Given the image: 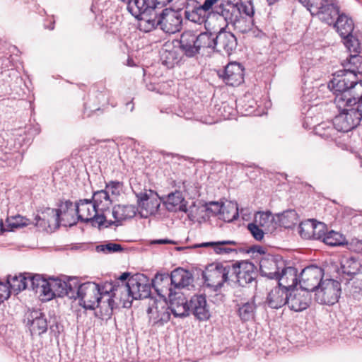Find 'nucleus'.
Listing matches in <instances>:
<instances>
[{"label":"nucleus","instance_id":"ddd939ff","mask_svg":"<svg viewBox=\"0 0 362 362\" xmlns=\"http://www.w3.org/2000/svg\"><path fill=\"white\" fill-rule=\"evenodd\" d=\"M127 8L133 16L139 19V28L141 30L143 21L151 20L153 13L158 11L159 6L154 0H129Z\"/></svg>","mask_w":362,"mask_h":362},{"label":"nucleus","instance_id":"f03ea898","mask_svg":"<svg viewBox=\"0 0 362 362\" xmlns=\"http://www.w3.org/2000/svg\"><path fill=\"white\" fill-rule=\"evenodd\" d=\"M210 33L203 32L199 34L186 30L180 38V48L187 57H194L198 54L204 55L210 52Z\"/></svg>","mask_w":362,"mask_h":362},{"label":"nucleus","instance_id":"0eeeda50","mask_svg":"<svg viewBox=\"0 0 362 362\" xmlns=\"http://www.w3.org/2000/svg\"><path fill=\"white\" fill-rule=\"evenodd\" d=\"M354 106L352 103H349L344 107H337L339 112L333 119L332 130L335 129L339 132H348L359 124L361 115L355 110Z\"/></svg>","mask_w":362,"mask_h":362},{"label":"nucleus","instance_id":"423d86ee","mask_svg":"<svg viewBox=\"0 0 362 362\" xmlns=\"http://www.w3.org/2000/svg\"><path fill=\"white\" fill-rule=\"evenodd\" d=\"M75 209L81 222L90 223L92 226L98 228L105 224L106 216L99 213L92 199H80L75 203Z\"/></svg>","mask_w":362,"mask_h":362},{"label":"nucleus","instance_id":"4468645a","mask_svg":"<svg viewBox=\"0 0 362 362\" xmlns=\"http://www.w3.org/2000/svg\"><path fill=\"white\" fill-rule=\"evenodd\" d=\"M336 31L341 38L345 40L346 47L351 51L353 47L354 52H357L358 40L353 37L352 33L354 29V23L351 18L346 14H339L332 23Z\"/></svg>","mask_w":362,"mask_h":362},{"label":"nucleus","instance_id":"052dcab7","mask_svg":"<svg viewBox=\"0 0 362 362\" xmlns=\"http://www.w3.org/2000/svg\"><path fill=\"white\" fill-rule=\"evenodd\" d=\"M346 245V248L350 251L361 253L362 252V240L354 238H351L349 241H345V244Z\"/></svg>","mask_w":362,"mask_h":362},{"label":"nucleus","instance_id":"c85d7f7f","mask_svg":"<svg viewBox=\"0 0 362 362\" xmlns=\"http://www.w3.org/2000/svg\"><path fill=\"white\" fill-rule=\"evenodd\" d=\"M244 69L236 62L229 63L224 69L222 76L226 84L236 86L243 82Z\"/></svg>","mask_w":362,"mask_h":362},{"label":"nucleus","instance_id":"f3484780","mask_svg":"<svg viewBox=\"0 0 362 362\" xmlns=\"http://www.w3.org/2000/svg\"><path fill=\"white\" fill-rule=\"evenodd\" d=\"M138 208L132 204H116L110 210V217L104 225L106 228L120 226L122 221L134 218Z\"/></svg>","mask_w":362,"mask_h":362},{"label":"nucleus","instance_id":"c756f323","mask_svg":"<svg viewBox=\"0 0 362 362\" xmlns=\"http://www.w3.org/2000/svg\"><path fill=\"white\" fill-rule=\"evenodd\" d=\"M278 285L288 292L298 284V272L292 267L283 268L276 278Z\"/></svg>","mask_w":362,"mask_h":362},{"label":"nucleus","instance_id":"69168bd1","mask_svg":"<svg viewBox=\"0 0 362 362\" xmlns=\"http://www.w3.org/2000/svg\"><path fill=\"white\" fill-rule=\"evenodd\" d=\"M355 107V110L357 111L361 115L359 116V119L361 121L362 120V98L357 100L356 104L354 106Z\"/></svg>","mask_w":362,"mask_h":362},{"label":"nucleus","instance_id":"e2e57ef3","mask_svg":"<svg viewBox=\"0 0 362 362\" xmlns=\"http://www.w3.org/2000/svg\"><path fill=\"white\" fill-rule=\"evenodd\" d=\"M11 291L6 283L0 282V303L8 299Z\"/></svg>","mask_w":362,"mask_h":362},{"label":"nucleus","instance_id":"4be33fe9","mask_svg":"<svg viewBox=\"0 0 362 362\" xmlns=\"http://www.w3.org/2000/svg\"><path fill=\"white\" fill-rule=\"evenodd\" d=\"M133 295L136 300L151 297V284L148 277L143 274H136L131 276L128 280Z\"/></svg>","mask_w":362,"mask_h":362},{"label":"nucleus","instance_id":"dca6fc26","mask_svg":"<svg viewBox=\"0 0 362 362\" xmlns=\"http://www.w3.org/2000/svg\"><path fill=\"white\" fill-rule=\"evenodd\" d=\"M324 271L317 266H310L303 269L300 273L299 284L302 289L310 293L315 292L323 281Z\"/></svg>","mask_w":362,"mask_h":362},{"label":"nucleus","instance_id":"7c9ffc66","mask_svg":"<svg viewBox=\"0 0 362 362\" xmlns=\"http://www.w3.org/2000/svg\"><path fill=\"white\" fill-rule=\"evenodd\" d=\"M339 15V7L335 0H326V3L323 4L322 8L315 16L328 25L334 23L336 18Z\"/></svg>","mask_w":362,"mask_h":362},{"label":"nucleus","instance_id":"f257e3e1","mask_svg":"<svg viewBox=\"0 0 362 362\" xmlns=\"http://www.w3.org/2000/svg\"><path fill=\"white\" fill-rule=\"evenodd\" d=\"M153 14L151 20L143 21L141 31L148 33L159 27L166 33L174 34L182 29V16L179 11L159 7L158 11Z\"/></svg>","mask_w":362,"mask_h":362},{"label":"nucleus","instance_id":"a18cd8bd","mask_svg":"<svg viewBox=\"0 0 362 362\" xmlns=\"http://www.w3.org/2000/svg\"><path fill=\"white\" fill-rule=\"evenodd\" d=\"M237 242L234 240H223L217 242L203 243L199 247H213L214 251L218 255L229 254L236 251L235 249L227 247L228 245H237Z\"/></svg>","mask_w":362,"mask_h":362},{"label":"nucleus","instance_id":"a878e982","mask_svg":"<svg viewBox=\"0 0 362 362\" xmlns=\"http://www.w3.org/2000/svg\"><path fill=\"white\" fill-rule=\"evenodd\" d=\"M151 286L153 287L158 296L164 300L175 292L168 273H157L152 279Z\"/></svg>","mask_w":362,"mask_h":362},{"label":"nucleus","instance_id":"a19ab883","mask_svg":"<svg viewBox=\"0 0 362 362\" xmlns=\"http://www.w3.org/2000/svg\"><path fill=\"white\" fill-rule=\"evenodd\" d=\"M6 282L11 289V291H13L16 293H18L21 291H23L25 288H28V287H29L28 274H20L18 276L9 275L7 277Z\"/></svg>","mask_w":362,"mask_h":362},{"label":"nucleus","instance_id":"9d476101","mask_svg":"<svg viewBox=\"0 0 362 362\" xmlns=\"http://www.w3.org/2000/svg\"><path fill=\"white\" fill-rule=\"evenodd\" d=\"M230 281L236 282L240 286H245L255 281L257 272L255 265L249 261L230 263Z\"/></svg>","mask_w":362,"mask_h":362},{"label":"nucleus","instance_id":"39448f33","mask_svg":"<svg viewBox=\"0 0 362 362\" xmlns=\"http://www.w3.org/2000/svg\"><path fill=\"white\" fill-rule=\"evenodd\" d=\"M203 278L207 286L215 291L220 289L227 281H230V263H213L203 272Z\"/></svg>","mask_w":362,"mask_h":362},{"label":"nucleus","instance_id":"4d7b16f0","mask_svg":"<svg viewBox=\"0 0 362 362\" xmlns=\"http://www.w3.org/2000/svg\"><path fill=\"white\" fill-rule=\"evenodd\" d=\"M350 97L354 98L356 97V100H353L352 105H355L356 104L357 100L362 98V81L358 82L354 80V83L351 84L350 86Z\"/></svg>","mask_w":362,"mask_h":362},{"label":"nucleus","instance_id":"8fccbe9b","mask_svg":"<svg viewBox=\"0 0 362 362\" xmlns=\"http://www.w3.org/2000/svg\"><path fill=\"white\" fill-rule=\"evenodd\" d=\"M280 225L284 228H291L298 221V216L294 210H288L278 216Z\"/></svg>","mask_w":362,"mask_h":362},{"label":"nucleus","instance_id":"72a5a7b5","mask_svg":"<svg viewBox=\"0 0 362 362\" xmlns=\"http://www.w3.org/2000/svg\"><path fill=\"white\" fill-rule=\"evenodd\" d=\"M288 291L278 285L270 291L267 298L268 305L273 309H279L286 305Z\"/></svg>","mask_w":362,"mask_h":362},{"label":"nucleus","instance_id":"680f3d73","mask_svg":"<svg viewBox=\"0 0 362 362\" xmlns=\"http://www.w3.org/2000/svg\"><path fill=\"white\" fill-rule=\"evenodd\" d=\"M223 209V203L220 204L218 202H210L206 208V210L211 212L214 215L218 216L219 218Z\"/></svg>","mask_w":362,"mask_h":362},{"label":"nucleus","instance_id":"338daca9","mask_svg":"<svg viewBox=\"0 0 362 362\" xmlns=\"http://www.w3.org/2000/svg\"><path fill=\"white\" fill-rule=\"evenodd\" d=\"M158 6L163 8V6L168 4H172L174 5V1L175 0H154Z\"/></svg>","mask_w":362,"mask_h":362},{"label":"nucleus","instance_id":"1a4fd4ad","mask_svg":"<svg viewBox=\"0 0 362 362\" xmlns=\"http://www.w3.org/2000/svg\"><path fill=\"white\" fill-rule=\"evenodd\" d=\"M77 278L69 277L66 280L49 278L48 288L46 290L45 300H51L56 297L67 296L70 299L74 298V289Z\"/></svg>","mask_w":362,"mask_h":362},{"label":"nucleus","instance_id":"bf43d9fd","mask_svg":"<svg viewBox=\"0 0 362 362\" xmlns=\"http://www.w3.org/2000/svg\"><path fill=\"white\" fill-rule=\"evenodd\" d=\"M123 184L119 181H110L105 185V190H107L108 194L110 192L113 196H118L122 190Z\"/></svg>","mask_w":362,"mask_h":362},{"label":"nucleus","instance_id":"473e14b6","mask_svg":"<svg viewBox=\"0 0 362 362\" xmlns=\"http://www.w3.org/2000/svg\"><path fill=\"white\" fill-rule=\"evenodd\" d=\"M233 7L239 11L240 16L252 18L255 11L253 4L250 1L245 2H236V0H223V11L229 12Z\"/></svg>","mask_w":362,"mask_h":362},{"label":"nucleus","instance_id":"412c9836","mask_svg":"<svg viewBox=\"0 0 362 362\" xmlns=\"http://www.w3.org/2000/svg\"><path fill=\"white\" fill-rule=\"evenodd\" d=\"M310 293L302 288L301 290L293 289L288 293L286 305L293 311H303L310 306Z\"/></svg>","mask_w":362,"mask_h":362},{"label":"nucleus","instance_id":"13d9d810","mask_svg":"<svg viewBox=\"0 0 362 362\" xmlns=\"http://www.w3.org/2000/svg\"><path fill=\"white\" fill-rule=\"evenodd\" d=\"M313 240H323L327 231L326 225L321 222H316L315 221L313 226Z\"/></svg>","mask_w":362,"mask_h":362},{"label":"nucleus","instance_id":"aec40b11","mask_svg":"<svg viewBox=\"0 0 362 362\" xmlns=\"http://www.w3.org/2000/svg\"><path fill=\"white\" fill-rule=\"evenodd\" d=\"M136 197L140 208L139 214L141 217L147 218L158 211L160 205V200L157 194L150 191L149 193L141 192L136 194Z\"/></svg>","mask_w":362,"mask_h":362},{"label":"nucleus","instance_id":"6e6d98bb","mask_svg":"<svg viewBox=\"0 0 362 362\" xmlns=\"http://www.w3.org/2000/svg\"><path fill=\"white\" fill-rule=\"evenodd\" d=\"M247 229L251 233L252 236L257 241L262 240L264 236V233H268L265 230H263L262 227L259 226L254 221L248 223Z\"/></svg>","mask_w":362,"mask_h":362},{"label":"nucleus","instance_id":"20e7f679","mask_svg":"<svg viewBox=\"0 0 362 362\" xmlns=\"http://www.w3.org/2000/svg\"><path fill=\"white\" fill-rule=\"evenodd\" d=\"M223 0H205L202 4L195 1L185 11V17L198 25L205 24L211 13L221 16Z\"/></svg>","mask_w":362,"mask_h":362},{"label":"nucleus","instance_id":"5fc2aeb1","mask_svg":"<svg viewBox=\"0 0 362 362\" xmlns=\"http://www.w3.org/2000/svg\"><path fill=\"white\" fill-rule=\"evenodd\" d=\"M95 250L98 252H104L105 254H111L115 252H120L123 251V247L120 244L115 243H107L97 245Z\"/></svg>","mask_w":362,"mask_h":362},{"label":"nucleus","instance_id":"f8f14e48","mask_svg":"<svg viewBox=\"0 0 362 362\" xmlns=\"http://www.w3.org/2000/svg\"><path fill=\"white\" fill-rule=\"evenodd\" d=\"M341 295V284L334 279L323 280L315 292V299L320 304L334 305Z\"/></svg>","mask_w":362,"mask_h":362},{"label":"nucleus","instance_id":"5701e85b","mask_svg":"<svg viewBox=\"0 0 362 362\" xmlns=\"http://www.w3.org/2000/svg\"><path fill=\"white\" fill-rule=\"evenodd\" d=\"M33 222L35 226L39 230H46L47 232L52 230L53 228L59 227V215L54 209L47 208L42 211L40 215H37Z\"/></svg>","mask_w":362,"mask_h":362},{"label":"nucleus","instance_id":"393cba45","mask_svg":"<svg viewBox=\"0 0 362 362\" xmlns=\"http://www.w3.org/2000/svg\"><path fill=\"white\" fill-rule=\"evenodd\" d=\"M27 325L32 334H41L47 332L48 323L45 315L40 310H33L26 314Z\"/></svg>","mask_w":362,"mask_h":362},{"label":"nucleus","instance_id":"2f4dec72","mask_svg":"<svg viewBox=\"0 0 362 362\" xmlns=\"http://www.w3.org/2000/svg\"><path fill=\"white\" fill-rule=\"evenodd\" d=\"M93 204L99 210V213L106 216V221L110 217L112 200L107 190L102 189L93 193L92 197Z\"/></svg>","mask_w":362,"mask_h":362},{"label":"nucleus","instance_id":"4c0bfd02","mask_svg":"<svg viewBox=\"0 0 362 362\" xmlns=\"http://www.w3.org/2000/svg\"><path fill=\"white\" fill-rule=\"evenodd\" d=\"M341 264L343 273L349 276L362 273V257H361L344 258L341 261Z\"/></svg>","mask_w":362,"mask_h":362},{"label":"nucleus","instance_id":"603ef678","mask_svg":"<svg viewBox=\"0 0 362 362\" xmlns=\"http://www.w3.org/2000/svg\"><path fill=\"white\" fill-rule=\"evenodd\" d=\"M315 220L308 219L303 221L299 225V234L301 238L307 240H311L313 233V226Z\"/></svg>","mask_w":362,"mask_h":362},{"label":"nucleus","instance_id":"3c124183","mask_svg":"<svg viewBox=\"0 0 362 362\" xmlns=\"http://www.w3.org/2000/svg\"><path fill=\"white\" fill-rule=\"evenodd\" d=\"M8 226L11 230H13L16 228H20L25 226H30L33 223V221L29 220L28 218L18 215L15 216H11L7 218Z\"/></svg>","mask_w":362,"mask_h":362},{"label":"nucleus","instance_id":"9b49d317","mask_svg":"<svg viewBox=\"0 0 362 362\" xmlns=\"http://www.w3.org/2000/svg\"><path fill=\"white\" fill-rule=\"evenodd\" d=\"M210 52L216 51L227 55H230L236 49L238 42L233 33L221 28L217 34L210 33Z\"/></svg>","mask_w":362,"mask_h":362},{"label":"nucleus","instance_id":"49530a36","mask_svg":"<svg viewBox=\"0 0 362 362\" xmlns=\"http://www.w3.org/2000/svg\"><path fill=\"white\" fill-rule=\"evenodd\" d=\"M239 216L238 204L235 202H227L223 203V209L219 219L226 222H231Z\"/></svg>","mask_w":362,"mask_h":362},{"label":"nucleus","instance_id":"a211bd4d","mask_svg":"<svg viewBox=\"0 0 362 362\" xmlns=\"http://www.w3.org/2000/svg\"><path fill=\"white\" fill-rule=\"evenodd\" d=\"M221 16L224 18L227 25H232L235 30L242 33H247L253 26V19L240 16L239 11L234 7L229 12L222 10Z\"/></svg>","mask_w":362,"mask_h":362},{"label":"nucleus","instance_id":"bb28decb","mask_svg":"<svg viewBox=\"0 0 362 362\" xmlns=\"http://www.w3.org/2000/svg\"><path fill=\"white\" fill-rule=\"evenodd\" d=\"M168 299V308L175 317H185L189 315V303L182 293L175 291Z\"/></svg>","mask_w":362,"mask_h":362},{"label":"nucleus","instance_id":"ea45409f","mask_svg":"<svg viewBox=\"0 0 362 362\" xmlns=\"http://www.w3.org/2000/svg\"><path fill=\"white\" fill-rule=\"evenodd\" d=\"M263 230L272 233L276 228L277 223L274 221V217L269 211L258 212L255 216L253 221Z\"/></svg>","mask_w":362,"mask_h":362},{"label":"nucleus","instance_id":"6ab92c4d","mask_svg":"<svg viewBox=\"0 0 362 362\" xmlns=\"http://www.w3.org/2000/svg\"><path fill=\"white\" fill-rule=\"evenodd\" d=\"M107 286L110 291L113 292V297L115 299L112 300V303L117 305V308L119 306L127 308H130L132 301L136 300L129 281L121 285L108 284Z\"/></svg>","mask_w":362,"mask_h":362},{"label":"nucleus","instance_id":"e433bc0d","mask_svg":"<svg viewBox=\"0 0 362 362\" xmlns=\"http://www.w3.org/2000/svg\"><path fill=\"white\" fill-rule=\"evenodd\" d=\"M169 276L174 289L187 286L192 281L191 274L181 268L173 270Z\"/></svg>","mask_w":362,"mask_h":362},{"label":"nucleus","instance_id":"c03bdc74","mask_svg":"<svg viewBox=\"0 0 362 362\" xmlns=\"http://www.w3.org/2000/svg\"><path fill=\"white\" fill-rule=\"evenodd\" d=\"M29 287L36 293H40L45 298L46 290L48 288V279H45L40 274H28Z\"/></svg>","mask_w":362,"mask_h":362},{"label":"nucleus","instance_id":"7ed1b4c3","mask_svg":"<svg viewBox=\"0 0 362 362\" xmlns=\"http://www.w3.org/2000/svg\"><path fill=\"white\" fill-rule=\"evenodd\" d=\"M333 78L328 84L329 88L336 95L334 103L337 107H344V105L356 100V97H350V86L356 79V75L346 72V70H339L334 74Z\"/></svg>","mask_w":362,"mask_h":362},{"label":"nucleus","instance_id":"de8ad7c7","mask_svg":"<svg viewBox=\"0 0 362 362\" xmlns=\"http://www.w3.org/2000/svg\"><path fill=\"white\" fill-rule=\"evenodd\" d=\"M180 59V54L176 49L170 50L165 49L161 54L163 64L168 68H172L179 62Z\"/></svg>","mask_w":362,"mask_h":362},{"label":"nucleus","instance_id":"774afa93","mask_svg":"<svg viewBox=\"0 0 362 362\" xmlns=\"http://www.w3.org/2000/svg\"><path fill=\"white\" fill-rule=\"evenodd\" d=\"M155 243L157 244H168L171 243L172 241L168 239H159L154 241Z\"/></svg>","mask_w":362,"mask_h":362},{"label":"nucleus","instance_id":"0e129e2a","mask_svg":"<svg viewBox=\"0 0 362 362\" xmlns=\"http://www.w3.org/2000/svg\"><path fill=\"white\" fill-rule=\"evenodd\" d=\"M130 274H131L129 272H124L119 276V277H118L113 283L111 284L119 285L126 284L128 281L129 279L131 277Z\"/></svg>","mask_w":362,"mask_h":362},{"label":"nucleus","instance_id":"58836bf2","mask_svg":"<svg viewBox=\"0 0 362 362\" xmlns=\"http://www.w3.org/2000/svg\"><path fill=\"white\" fill-rule=\"evenodd\" d=\"M109 283H105L103 286H100V291L98 296V307L101 309L107 311L108 310H112L117 308V305L113 304L112 300L115 299L113 297V292H111L107 286Z\"/></svg>","mask_w":362,"mask_h":362},{"label":"nucleus","instance_id":"79ce46f5","mask_svg":"<svg viewBox=\"0 0 362 362\" xmlns=\"http://www.w3.org/2000/svg\"><path fill=\"white\" fill-rule=\"evenodd\" d=\"M358 45V44L357 45ZM357 47V52H354L353 47L351 48L350 52H354V54H350V57L347 60L342 63L344 69L347 73L354 74L357 76V74L361 73L360 69L362 66V57L357 54L358 52V46Z\"/></svg>","mask_w":362,"mask_h":362},{"label":"nucleus","instance_id":"cd10ccee","mask_svg":"<svg viewBox=\"0 0 362 362\" xmlns=\"http://www.w3.org/2000/svg\"><path fill=\"white\" fill-rule=\"evenodd\" d=\"M59 215V224L62 223L65 226L75 225L79 218L76 214L75 204L71 201L62 203L58 209H56Z\"/></svg>","mask_w":362,"mask_h":362},{"label":"nucleus","instance_id":"f704fd0d","mask_svg":"<svg viewBox=\"0 0 362 362\" xmlns=\"http://www.w3.org/2000/svg\"><path fill=\"white\" fill-rule=\"evenodd\" d=\"M164 204L169 211H182L185 213L187 211V202L180 191L169 194L164 202Z\"/></svg>","mask_w":362,"mask_h":362},{"label":"nucleus","instance_id":"37998d69","mask_svg":"<svg viewBox=\"0 0 362 362\" xmlns=\"http://www.w3.org/2000/svg\"><path fill=\"white\" fill-rule=\"evenodd\" d=\"M237 306V313L241 321L247 322L254 317L257 308L254 299L238 303Z\"/></svg>","mask_w":362,"mask_h":362},{"label":"nucleus","instance_id":"6e6552de","mask_svg":"<svg viewBox=\"0 0 362 362\" xmlns=\"http://www.w3.org/2000/svg\"><path fill=\"white\" fill-rule=\"evenodd\" d=\"M100 291L99 284L94 282H86L82 284H76L74 299L79 298L80 304L86 309L94 310L98 307V296Z\"/></svg>","mask_w":362,"mask_h":362},{"label":"nucleus","instance_id":"09e8293b","mask_svg":"<svg viewBox=\"0 0 362 362\" xmlns=\"http://www.w3.org/2000/svg\"><path fill=\"white\" fill-rule=\"evenodd\" d=\"M346 238L341 234L331 230L327 232L323 238L322 242L329 246H339L345 244Z\"/></svg>","mask_w":362,"mask_h":362},{"label":"nucleus","instance_id":"c9c22d12","mask_svg":"<svg viewBox=\"0 0 362 362\" xmlns=\"http://www.w3.org/2000/svg\"><path fill=\"white\" fill-rule=\"evenodd\" d=\"M261 274L270 279H276L279 267L275 258L272 256L262 258L259 262Z\"/></svg>","mask_w":362,"mask_h":362},{"label":"nucleus","instance_id":"2eb2a0df","mask_svg":"<svg viewBox=\"0 0 362 362\" xmlns=\"http://www.w3.org/2000/svg\"><path fill=\"white\" fill-rule=\"evenodd\" d=\"M147 313L151 326L160 327L170 320L171 312L165 301L151 298Z\"/></svg>","mask_w":362,"mask_h":362},{"label":"nucleus","instance_id":"864d4df0","mask_svg":"<svg viewBox=\"0 0 362 362\" xmlns=\"http://www.w3.org/2000/svg\"><path fill=\"white\" fill-rule=\"evenodd\" d=\"M299 2L310 12L312 16H315L323 4L326 3V0H299Z\"/></svg>","mask_w":362,"mask_h":362},{"label":"nucleus","instance_id":"b1692460","mask_svg":"<svg viewBox=\"0 0 362 362\" xmlns=\"http://www.w3.org/2000/svg\"><path fill=\"white\" fill-rule=\"evenodd\" d=\"M189 313L191 312L199 320H207L210 317V311L205 296L194 295L189 302Z\"/></svg>","mask_w":362,"mask_h":362}]
</instances>
